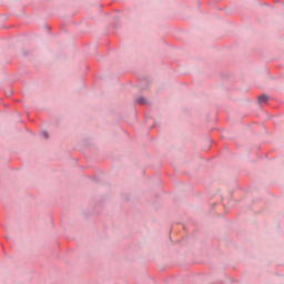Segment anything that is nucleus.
Wrapping results in <instances>:
<instances>
[{"label":"nucleus","mask_w":284,"mask_h":284,"mask_svg":"<svg viewBox=\"0 0 284 284\" xmlns=\"http://www.w3.org/2000/svg\"><path fill=\"white\" fill-rule=\"evenodd\" d=\"M41 134H42L43 139H48V131H42Z\"/></svg>","instance_id":"3"},{"label":"nucleus","mask_w":284,"mask_h":284,"mask_svg":"<svg viewBox=\"0 0 284 284\" xmlns=\"http://www.w3.org/2000/svg\"><path fill=\"white\" fill-rule=\"evenodd\" d=\"M138 103H141V105H145V98H139Z\"/></svg>","instance_id":"2"},{"label":"nucleus","mask_w":284,"mask_h":284,"mask_svg":"<svg viewBox=\"0 0 284 284\" xmlns=\"http://www.w3.org/2000/svg\"><path fill=\"white\" fill-rule=\"evenodd\" d=\"M258 101L260 103H267V95H260Z\"/></svg>","instance_id":"1"}]
</instances>
